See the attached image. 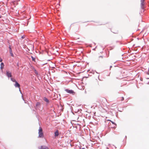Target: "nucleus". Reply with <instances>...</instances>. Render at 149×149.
<instances>
[{
  "label": "nucleus",
  "mask_w": 149,
  "mask_h": 149,
  "mask_svg": "<svg viewBox=\"0 0 149 149\" xmlns=\"http://www.w3.org/2000/svg\"><path fill=\"white\" fill-rule=\"evenodd\" d=\"M101 104L103 106L105 107L107 106L106 102L107 100L105 98H102L101 100Z\"/></svg>",
  "instance_id": "obj_1"
},
{
  "label": "nucleus",
  "mask_w": 149,
  "mask_h": 149,
  "mask_svg": "<svg viewBox=\"0 0 149 149\" xmlns=\"http://www.w3.org/2000/svg\"><path fill=\"white\" fill-rule=\"evenodd\" d=\"M65 91L67 92L68 93L70 94H72L73 95H74L75 94V92H74V91L72 90H70L68 89H66L65 90Z\"/></svg>",
  "instance_id": "obj_2"
},
{
  "label": "nucleus",
  "mask_w": 149,
  "mask_h": 149,
  "mask_svg": "<svg viewBox=\"0 0 149 149\" xmlns=\"http://www.w3.org/2000/svg\"><path fill=\"white\" fill-rule=\"evenodd\" d=\"M104 60V57L103 56H100L98 58H97V60L98 61L102 62Z\"/></svg>",
  "instance_id": "obj_3"
},
{
  "label": "nucleus",
  "mask_w": 149,
  "mask_h": 149,
  "mask_svg": "<svg viewBox=\"0 0 149 149\" xmlns=\"http://www.w3.org/2000/svg\"><path fill=\"white\" fill-rule=\"evenodd\" d=\"M6 74L8 77H12V75L11 73L9 71H6Z\"/></svg>",
  "instance_id": "obj_4"
},
{
  "label": "nucleus",
  "mask_w": 149,
  "mask_h": 149,
  "mask_svg": "<svg viewBox=\"0 0 149 149\" xmlns=\"http://www.w3.org/2000/svg\"><path fill=\"white\" fill-rule=\"evenodd\" d=\"M39 136L40 137H43L44 136L42 131H39Z\"/></svg>",
  "instance_id": "obj_5"
},
{
  "label": "nucleus",
  "mask_w": 149,
  "mask_h": 149,
  "mask_svg": "<svg viewBox=\"0 0 149 149\" xmlns=\"http://www.w3.org/2000/svg\"><path fill=\"white\" fill-rule=\"evenodd\" d=\"M40 103L39 102H37V103L36 104L35 108L36 109H37V108H39L40 107Z\"/></svg>",
  "instance_id": "obj_6"
},
{
  "label": "nucleus",
  "mask_w": 149,
  "mask_h": 149,
  "mask_svg": "<svg viewBox=\"0 0 149 149\" xmlns=\"http://www.w3.org/2000/svg\"><path fill=\"white\" fill-rule=\"evenodd\" d=\"M15 86L16 87H18L19 88V89H20V85L19 83H18L17 81L16 82H15Z\"/></svg>",
  "instance_id": "obj_7"
},
{
  "label": "nucleus",
  "mask_w": 149,
  "mask_h": 149,
  "mask_svg": "<svg viewBox=\"0 0 149 149\" xmlns=\"http://www.w3.org/2000/svg\"><path fill=\"white\" fill-rule=\"evenodd\" d=\"M4 65L3 63H1L0 65V69L2 70H3V69L4 68Z\"/></svg>",
  "instance_id": "obj_8"
},
{
  "label": "nucleus",
  "mask_w": 149,
  "mask_h": 149,
  "mask_svg": "<svg viewBox=\"0 0 149 149\" xmlns=\"http://www.w3.org/2000/svg\"><path fill=\"white\" fill-rule=\"evenodd\" d=\"M60 133H59L58 131H56L55 132V137H56L58 136V135Z\"/></svg>",
  "instance_id": "obj_9"
},
{
  "label": "nucleus",
  "mask_w": 149,
  "mask_h": 149,
  "mask_svg": "<svg viewBox=\"0 0 149 149\" xmlns=\"http://www.w3.org/2000/svg\"><path fill=\"white\" fill-rule=\"evenodd\" d=\"M39 149H48V148L45 146H41Z\"/></svg>",
  "instance_id": "obj_10"
},
{
  "label": "nucleus",
  "mask_w": 149,
  "mask_h": 149,
  "mask_svg": "<svg viewBox=\"0 0 149 149\" xmlns=\"http://www.w3.org/2000/svg\"><path fill=\"white\" fill-rule=\"evenodd\" d=\"M43 100L45 101L47 103H49V100H48V99L47 98H46L45 97L44 98Z\"/></svg>",
  "instance_id": "obj_11"
},
{
  "label": "nucleus",
  "mask_w": 149,
  "mask_h": 149,
  "mask_svg": "<svg viewBox=\"0 0 149 149\" xmlns=\"http://www.w3.org/2000/svg\"><path fill=\"white\" fill-rule=\"evenodd\" d=\"M144 3H141V7L142 9H144Z\"/></svg>",
  "instance_id": "obj_12"
},
{
  "label": "nucleus",
  "mask_w": 149,
  "mask_h": 149,
  "mask_svg": "<svg viewBox=\"0 0 149 149\" xmlns=\"http://www.w3.org/2000/svg\"><path fill=\"white\" fill-rule=\"evenodd\" d=\"M10 53L11 55V56H13V54L12 52V49H11V48H10Z\"/></svg>",
  "instance_id": "obj_13"
},
{
  "label": "nucleus",
  "mask_w": 149,
  "mask_h": 149,
  "mask_svg": "<svg viewBox=\"0 0 149 149\" xmlns=\"http://www.w3.org/2000/svg\"><path fill=\"white\" fill-rule=\"evenodd\" d=\"M11 80L12 81H13V82H15L16 81L15 79H13L12 78H11Z\"/></svg>",
  "instance_id": "obj_14"
},
{
  "label": "nucleus",
  "mask_w": 149,
  "mask_h": 149,
  "mask_svg": "<svg viewBox=\"0 0 149 149\" xmlns=\"http://www.w3.org/2000/svg\"><path fill=\"white\" fill-rule=\"evenodd\" d=\"M31 58H32V60L33 61H35V59H36L35 58H34V57L32 56Z\"/></svg>",
  "instance_id": "obj_15"
},
{
  "label": "nucleus",
  "mask_w": 149,
  "mask_h": 149,
  "mask_svg": "<svg viewBox=\"0 0 149 149\" xmlns=\"http://www.w3.org/2000/svg\"><path fill=\"white\" fill-rule=\"evenodd\" d=\"M109 120L110 121H111L113 124L115 125H116V124H115V123L114 122L112 121H111V120Z\"/></svg>",
  "instance_id": "obj_16"
},
{
  "label": "nucleus",
  "mask_w": 149,
  "mask_h": 149,
  "mask_svg": "<svg viewBox=\"0 0 149 149\" xmlns=\"http://www.w3.org/2000/svg\"><path fill=\"white\" fill-rule=\"evenodd\" d=\"M124 100V98L123 97H121V101H123Z\"/></svg>",
  "instance_id": "obj_17"
},
{
  "label": "nucleus",
  "mask_w": 149,
  "mask_h": 149,
  "mask_svg": "<svg viewBox=\"0 0 149 149\" xmlns=\"http://www.w3.org/2000/svg\"><path fill=\"white\" fill-rule=\"evenodd\" d=\"M144 0H141V3H144Z\"/></svg>",
  "instance_id": "obj_18"
},
{
  "label": "nucleus",
  "mask_w": 149,
  "mask_h": 149,
  "mask_svg": "<svg viewBox=\"0 0 149 149\" xmlns=\"http://www.w3.org/2000/svg\"><path fill=\"white\" fill-rule=\"evenodd\" d=\"M2 59L0 57V62H2Z\"/></svg>",
  "instance_id": "obj_19"
},
{
  "label": "nucleus",
  "mask_w": 149,
  "mask_h": 149,
  "mask_svg": "<svg viewBox=\"0 0 149 149\" xmlns=\"http://www.w3.org/2000/svg\"><path fill=\"white\" fill-rule=\"evenodd\" d=\"M39 130H40V131H41V130H42V129L40 127L39 129Z\"/></svg>",
  "instance_id": "obj_20"
},
{
  "label": "nucleus",
  "mask_w": 149,
  "mask_h": 149,
  "mask_svg": "<svg viewBox=\"0 0 149 149\" xmlns=\"http://www.w3.org/2000/svg\"><path fill=\"white\" fill-rule=\"evenodd\" d=\"M80 149H85V148H82L81 147V148H80Z\"/></svg>",
  "instance_id": "obj_21"
},
{
  "label": "nucleus",
  "mask_w": 149,
  "mask_h": 149,
  "mask_svg": "<svg viewBox=\"0 0 149 149\" xmlns=\"http://www.w3.org/2000/svg\"><path fill=\"white\" fill-rule=\"evenodd\" d=\"M22 38H24V37H23V36H22Z\"/></svg>",
  "instance_id": "obj_22"
},
{
  "label": "nucleus",
  "mask_w": 149,
  "mask_h": 149,
  "mask_svg": "<svg viewBox=\"0 0 149 149\" xmlns=\"http://www.w3.org/2000/svg\"><path fill=\"white\" fill-rule=\"evenodd\" d=\"M15 3H17V2H15L14 4H15Z\"/></svg>",
  "instance_id": "obj_23"
},
{
  "label": "nucleus",
  "mask_w": 149,
  "mask_h": 149,
  "mask_svg": "<svg viewBox=\"0 0 149 149\" xmlns=\"http://www.w3.org/2000/svg\"><path fill=\"white\" fill-rule=\"evenodd\" d=\"M9 48H10H10H11V47H10V46L9 47Z\"/></svg>",
  "instance_id": "obj_24"
},
{
  "label": "nucleus",
  "mask_w": 149,
  "mask_h": 149,
  "mask_svg": "<svg viewBox=\"0 0 149 149\" xmlns=\"http://www.w3.org/2000/svg\"><path fill=\"white\" fill-rule=\"evenodd\" d=\"M1 16H0V18H1Z\"/></svg>",
  "instance_id": "obj_25"
},
{
  "label": "nucleus",
  "mask_w": 149,
  "mask_h": 149,
  "mask_svg": "<svg viewBox=\"0 0 149 149\" xmlns=\"http://www.w3.org/2000/svg\"><path fill=\"white\" fill-rule=\"evenodd\" d=\"M114 33H117V32H114Z\"/></svg>",
  "instance_id": "obj_26"
}]
</instances>
